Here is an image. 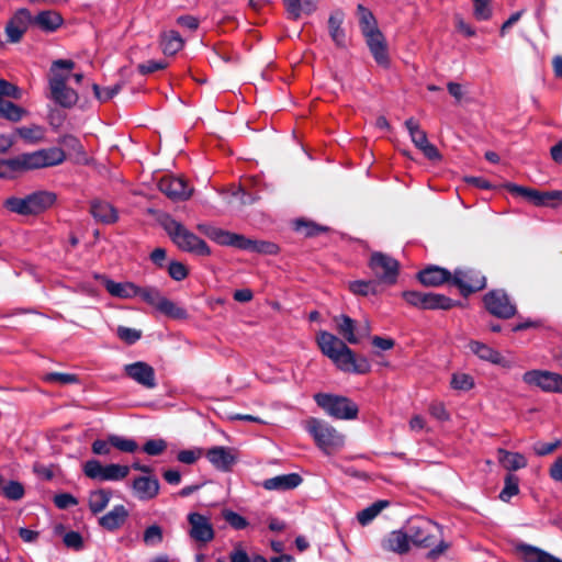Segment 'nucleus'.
<instances>
[{"mask_svg": "<svg viewBox=\"0 0 562 562\" xmlns=\"http://www.w3.org/2000/svg\"><path fill=\"white\" fill-rule=\"evenodd\" d=\"M316 342L324 356L344 372L364 374L371 369L366 358L357 359L347 344L334 334L321 330L316 336Z\"/></svg>", "mask_w": 562, "mask_h": 562, "instance_id": "f257e3e1", "label": "nucleus"}, {"mask_svg": "<svg viewBox=\"0 0 562 562\" xmlns=\"http://www.w3.org/2000/svg\"><path fill=\"white\" fill-rule=\"evenodd\" d=\"M199 231L204 233L212 240L224 246H234L239 249L250 250L258 254L273 255L278 251V246L266 240H256L244 237L235 233H231L217 227L199 225Z\"/></svg>", "mask_w": 562, "mask_h": 562, "instance_id": "f03ea898", "label": "nucleus"}, {"mask_svg": "<svg viewBox=\"0 0 562 562\" xmlns=\"http://www.w3.org/2000/svg\"><path fill=\"white\" fill-rule=\"evenodd\" d=\"M74 67L75 63L69 59H57L50 67L49 88L52 98L64 108H70L78 101L77 92L66 86Z\"/></svg>", "mask_w": 562, "mask_h": 562, "instance_id": "7ed1b4c3", "label": "nucleus"}, {"mask_svg": "<svg viewBox=\"0 0 562 562\" xmlns=\"http://www.w3.org/2000/svg\"><path fill=\"white\" fill-rule=\"evenodd\" d=\"M304 428L326 454L335 453L345 446V436L325 420L308 418Z\"/></svg>", "mask_w": 562, "mask_h": 562, "instance_id": "20e7f679", "label": "nucleus"}, {"mask_svg": "<svg viewBox=\"0 0 562 562\" xmlns=\"http://www.w3.org/2000/svg\"><path fill=\"white\" fill-rule=\"evenodd\" d=\"M164 226L169 237L181 250L192 252L198 256L210 255L211 250L206 243L186 228L181 223L173 218H168Z\"/></svg>", "mask_w": 562, "mask_h": 562, "instance_id": "39448f33", "label": "nucleus"}, {"mask_svg": "<svg viewBox=\"0 0 562 562\" xmlns=\"http://www.w3.org/2000/svg\"><path fill=\"white\" fill-rule=\"evenodd\" d=\"M56 200V195L47 191H38L26 195L25 198L11 196L4 201V206L13 213L20 215H34L44 212L50 207Z\"/></svg>", "mask_w": 562, "mask_h": 562, "instance_id": "423d86ee", "label": "nucleus"}, {"mask_svg": "<svg viewBox=\"0 0 562 562\" xmlns=\"http://www.w3.org/2000/svg\"><path fill=\"white\" fill-rule=\"evenodd\" d=\"M315 402L329 416L337 419H355L358 415V406L345 396L318 393L314 396Z\"/></svg>", "mask_w": 562, "mask_h": 562, "instance_id": "0eeeda50", "label": "nucleus"}, {"mask_svg": "<svg viewBox=\"0 0 562 562\" xmlns=\"http://www.w3.org/2000/svg\"><path fill=\"white\" fill-rule=\"evenodd\" d=\"M130 470L131 468L128 465H121L116 463L103 465L95 459L86 461L82 468L87 477L101 482L124 480L130 474Z\"/></svg>", "mask_w": 562, "mask_h": 562, "instance_id": "6e6552de", "label": "nucleus"}, {"mask_svg": "<svg viewBox=\"0 0 562 562\" xmlns=\"http://www.w3.org/2000/svg\"><path fill=\"white\" fill-rule=\"evenodd\" d=\"M65 159V151L58 147H50L23 154L25 171L57 166L64 162Z\"/></svg>", "mask_w": 562, "mask_h": 562, "instance_id": "1a4fd4ad", "label": "nucleus"}, {"mask_svg": "<svg viewBox=\"0 0 562 562\" xmlns=\"http://www.w3.org/2000/svg\"><path fill=\"white\" fill-rule=\"evenodd\" d=\"M522 381L546 393H562V375L552 371L529 370L522 374Z\"/></svg>", "mask_w": 562, "mask_h": 562, "instance_id": "9d476101", "label": "nucleus"}, {"mask_svg": "<svg viewBox=\"0 0 562 562\" xmlns=\"http://www.w3.org/2000/svg\"><path fill=\"white\" fill-rule=\"evenodd\" d=\"M439 526L431 520L418 518L408 526L411 541L418 547L429 548L435 543Z\"/></svg>", "mask_w": 562, "mask_h": 562, "instance_id": "9b49d317", "label": "nucleus"}, {"mask_svg": "<svg viewBox=\"0 0 562 562\" xmlns=\"http://www.w3.org/2000/svg\"><path fill=\"white\" fill-rule=\"evenodd\" d=\"M369 266L379 281L389 284L395 283L398 272V262L395 259L382 252H374Z\"/></svg>", "mask_w": 562, "mask_h": 562, "instance_id": "f8f14e48", "label": "nucleus"}, {"mask_svg": "<svg viewBox=\"0 0 562 562\" xmlns=\"http://www.w3.org/2000/svg\"><path fill=\"white\" fill-rule=\"evenodd\" d=\"M188 533L193 541L206 544L214 539L215 531L209 517L200 513H190L188 515Z\"/></svg>", "mask_w": 562, "mask_h": 562, "instance_id": "ddd939ff", "label": "nucleus"}, {"mask_svg": "<svg viewBox=\"0 0 562 562\" xmlns=\"http://www.w3.org/2000/svg\"><path fill=\"white\" fill-rule=\"evenodd\" d=\"M484 304L491 314L499 318H510L516 314V306L502 290L490 291L484 296Z\"/></svg>", "mask_w": 562, "mask_h": 562, "instance_id": "4468645a", "label": "nucleus"}, {"mask_svg": "<svg viewBox=\"0 0 562 562\" xmlns=\"http://www.w3.org/2000/svg\"><path fill=\"white\" fill-rule=\"evenodd\" d=\"M158 188L172 201H186L193 193V189L184 179L173 176L161 178L158 182Z\"/></svg>", "mask_w": 562, "mask_h": 562, "instance_id": "2eb2a0df", "label": "nucleus"}, {"mask_svg": "<svg viewBox=\"0 0 562 562\" xmlns=\"http://www.w3.org/2000/svg\"><path fill=\"white\" fill-rule=\"evenodd\" d=\"M452 282L463 294L482 290L486 284L485 277L475 270H456Z\"/></svg>", "mask_w": 562, "mask_h": 562, "instance_id": "dca6fc26", "label": "nucleus"}, {"mask_svg": "<svg viewBox=\"0 0 562 562\" xmlns=\"http://www.w3.org/2000/svg\"><path fill=\"white\" fill-rule=\"evenodd\" d=\"M124 372L133 381L146 389H154L157 385L154 368L144 361L126 364Z\"/></svg>", "mask_w": 562, "mask_h": 562, "instance_id": "f3484780", "label": "nucleus"}, {"mask_svg": "<svg viewBox=\"0 0 562 562\" xmlns=\"http://www.w3.org/2000/svg\"><path fill=\"white\" fill-rule=\"evenodd\" d=\"M32 24L31 13L25 10H19L5 25V35L8 42L18 43L26 32L29 25Z\"/></svg>", "mask_w": 562, "mask_h": 562, "instance_id": "a211bd4d", "label": "nucleus"}, {"mask_svg": "<svg viewBox=\"0 0 562 562\" xmlns=\"http://www.w3.org/2000/svg\"><path fill=\"white\" fill-rule=\"evenodd\" d=\"M132 490L139 501H150L159 494L160 484L156 476H137L133 480Z\"/></svg>", "mask_w": 562, "mask_h": 562, "instance_id": "6ab92c4d", "label": "nucleus"}, {"mask_svg": "<svg viewBox=\"0 0 562 562\" xmlns=\"http://www.w3.org/2000/svg\"><path fill=\"white\" fill-rule=\"evenodd\" d=\"M209 462L220 471H229L237 458L232 448L217 446L206 451Z\"/></svg>", "mask_w": 562, "mask_h": 562, "instance_id": "aec40b11", "label": "nucleus"}, {"mask_svg": "<svg viewBox=\"0 0 562 562\" xmlns=\"http://www.w3.org/2000/svg\"><path fill=\"white\" fill-rule=\"evenodd\" d=\"M411 542L408 533L403 530H393L381 540V548L384 551L402 555L409 551Z\"/></svg>", "mask_w": 562, "mask_h": 562, "instance_id": "412c9836", "label": "nucleus"}, {"mask_svg": "<svg viewBox=\"0 0 562 562\" xmlns=\"http://www.w3.org/2000/svg\"><path fill=\"white\" fill-rule=\"evenodd\" d=\"M515 551L524 562H562L553 554L528 543L519 542L515 546Z\"/></svg>", "mask_w": 562, "mask_h": 562, "instance_id": "4be33fe9", "label": "nucleus"}, {"mask_svg": "<svg viewBox=\"0 0 562 562\" xmlns=\"http://www.w3.org/2000/svg\"><path fill=\"white\" fill-rule=\"evenodd\" d=\"M367 44L370 48L371 54L373 55L375 61L381 66L389 65V55L386 43L383 34L380 30L372 31L370 33L364 34Z\"/></svg>", "mask_w": 562, "mask_h": 562, "instance_id": "5701e85b", "label": "nucleus"}, {"mask_svg": "<svg viewBox=\"0 0 562 562\" xmlns=\"http://www.w3.org/2000/svg\"><path fill=\"white\" fill-rule=\"evenodd\" d=\"M469 348L474 355H476L480 359L484 361H488L493 364H498L504 368H512L513 366L510 360L506 359L505 357L502 356L501 352L483 342L471 341L469 344Z\"/></svg>", "mask_w": 562, "mask_h": 562, "instance_id": "b1692460", "label": "nucleus"}, {"mask_svg": "<svg viewBox=\"0 0 562 562\" xmlns=\"http://www.w3.org/2000/svg\"><path fill=\"white\" fill-rule=\"evenodd\" d=\"M302 483V477L297 473L281 474L267 479L262 486L267 491H288L297 487Z\"/></svg>", "mask_w": 562, "mask_h": 562, "instance_id": "393cba45", "label": "nucleus"}, {"mask_svg": "<svg viewBox=\"0 0 562 562\" xmlns=\"http://www.w3.org/2000/svg\"><path fill=\"white\" fill-rule=\"evenodd\" d=\"M333 322L335 324V329L344 338L345 342L352 345L359 342L357 325L351 317L341 314L335 316Z\"/></svg>", "mask_w": 562, "mask_h": 562, "instance_id": "a878e982", "label": "nucleus"}, {"mask_svg": "<svg viewBox=\"0 0 562 562\" xmlns=\"http://www.w3.org/2000/svg\"><path fill=\"white\" fill-rule=\"evenodd\" d=\"M283 2L288 15L295 21L303 15L313 14L318 4V0H283Z\"/></svg>", "mask_w": 562, "mask_h": 562, "instance_id": "bb28decb", "label": "nucleus"}, {"mask_svg": "<svg viewBox=\"0 0 562 562\" xmlns=\"http://www.w3.org/2000/svg\"><path fill=\"white\" fill-rule=\"evenodd\" d=\"M128 510L124 505L114 506L109 513L99 518V525L109 530L113 531L119 529L127 519Z\"/></svg>", "mask_w": 562, "mask_h": 562, "instance_id": "cd10ccee", "label": "nucleus"}, {"mask_svg": "<svg viewBox=\"0 0 562 562\" xmlns=\"http://www.w3.org/2000/svg\"><path fill=\"white\" fill-rule=\"evenodd\" d=\"M451 273L438 266H430L418 273L419 281L427 286H438L451 279Z\"/></svg>", "mask_w": 562, "mask_h": 562, "instance_id": "c85d7f7f", "label": "nucleus"}, {"mask_svg": "<svg viewBox=\"0 0 562 562\" xmlns=\"http://www.w3.org/2000/svg\"><path fill=\"white\" fill-rule=\"evenodd\" d=\"M106 291L115 297L133 299L137 296V288L133 282H115L113 280L102 277Z\"/></svg>", "mask_w": 562, "mask_h": 562, "instance_id": "c756f323", "label": "nucleus"}, {"mask_svg": "<svg viewBox=\"0 0 562 562\" xmlns=\"http://www.w3.org/2000/svg\"><path fill=\"white\" fill-rule=\"evenodd\" d=\"M90 212L95 221L103 224H113L117 221V211L113 205L104 201H93Z\"/></svg>", "mask_w": 562, "mask_h": 562, "instance_id": "7c9ffc66", "label": "nucleus"}, {"mask_svg": "<svg viewBox=\"0 0 562 562\" xmlns=\"http://www.w3.org/2000/svg\"><path fill=\"white\" fill-rule=\"evenodd\" d=\"M497 460L507 471H517L527 467V459L519 452H510L505 449H497Z\"/></svg>", "mask_w": 562, "mask_h": 562, "instance_id": "2f4dec72", "label": "nucleus"}, {"mask_svg": "<svg viewBox=\"0 0 562 562\" xmlns=\"http://www.w3.org/2000/svg\"><path fill=\"white\" fill-rule=\"evenodd\" d=\"M345 20V14L341 11H335L328 19V30L331 40L337 46L346 45V33L341 27Z\"/></svg>", "mask_w": 562, "mask_h": 562, "instance_id": "473e14b6", "label": "nucleus"}, {"mask_svg": "<svg viewBox=\"0 0 562 562\" xmlns=\"http://www.w3.org/2000/svg\"><path fill=\"white\" fill-rule=\"evenodd\" d=\"M112 492L105 488L91 491L88 496V506L93 515L102 513L109 505Z\"/></svg>", "mask_w": 562, "mask_h": 562, "instance_id": "72a5a7b5", "label": "nucleus"}, {"mask_svg": "<svg viewBox=\"0 0 562 562\" xmlns=\"http://www.w3.org/2000/svg\"><path fill=\"white\" fill-rule=\"evenodd\" d=\"M32 23L43 31L53 32L61 25L63 19L60 14L55 11H43L32 20Z\"/></svg>", "mask_w": 562, "mask_h": 562, "instance_id": "f704fd0d", "label": "nucleus"}, {"mask_svg": "<svg viewBox=\"0 0 562 562\" xmlns=\"http://www.w3.org/2000/svg\"><path fill=\"white\" fill-rule=\"evenodd\" d=\"M184 41L176 31H166L160 36V45L164 54L175 55L182 49Z\"/></svg>", "mask_w": 562, "mask_h": 562, "instance_id": "c9c22d12", "label": "nucleus"}, {"mask_svg": "<svg viewBox=\"0 0 562 562\" xmlns=\"http://www.w3.org/2000/svg\"><path fill=\"white\" fill-rule=\"evenodd\" d=\"M15 134L19 135L25 143L34 145L44 139L45 128L43 126L32 124L29 126H21L15 128Z\"/></svg>", "mask_w": 562, "mask_h": 562, "instance_id": "e433bc0d", "label": "nucleus"}, {"mask_svg": "<svg viewBox=\"0 0 562 562\" xmlns=\"http://www.w3.org/2000/svg\"><path fill=\"white\" fill-rule=\"evenodd\" d=\"M157 312L172 319L188 318L187 310L183 308L182 306H179L177 303H175L173 301L169 300L166 296L162 297Z\"/></svg>", "mask_w": 562, "mask_h": 562, "instance_id": "4c0bfd02", "label": "nucleus"}, {"mask_svg": "<svg viewBox=\"0 0 562 562\" xmlns=\"http://www.w3.org/2000/svg\"><path fill=\"white\" fill-rule=\"evenodd\" d=\"M389 501H378L357 514V519L360 525L367 526L370 524L383 509L389 507Z\"/></svg>", "mask_w": 562, "mask_h": 562, "instance_id": "58836bf2", "label": "nucleus"}, {"mask_svg": "<svg viewBox=\"0 0 562 562\" xmlns=\"http://www.w3.org/2000/svg\"><path fill=\"white\" fill-rule=\"evenodd\" d=\"M405 126L409 133L412 142L418 149L429 142L426 132L420 128L419 124L413 117L405 121Z\"/></svg>", "mask_w": 562, "mask_h": 562, "instance_id": "ea45409f", "label": "nucleus"}, {"mask_svg": "<svg viewBox=\"0 0 562 562\" xmlns=\"http://www.w3.org/2000/svg\"><path fill=\"white\" fill-rule=\"evenodd\" d=\"M137 296L157 311L165 295L155 286H138Z\"/></svg>", "mask_w": 562, "mask_h": 562, "instance_id": "a19ab883", "label": "nucleus"}, {"mask_svg": "<svg viewBox=\"0 0 562 562\" xmlns=\"http://www.w3.org/2000/svg\"><path fill=\"white\" fill-rule=\"evenodd\" d=\"M453 306L451 299L436 293H425L424 308L425 310H449Z\"/></svg>", "mask_w": 562, "mask_h": 562, "instance_id": "79ce46f5", "label": "nucleus"}, {"mask_svg": "<svg viewBox=\"0 0 562 562\" xmlns=\"http://www.w3.org/2000/svg\"><path fill=\"white\" fill-rule=\"evenodd\" d=\"M23 113L24 111L20 106L4 100V97L0 98V117L18 122L22 119Z\"/></svg>", "mask_w": 562, "mask_h": 562, "instance_id": "37998d69", "label": "nucleus"}, {"mask_svg": "<svg viewBox=\"0 0 562 562\" xmlns=\"http://www.w3.org/2000/svg\"><path fill=\"white\" fill-rule=\"evenodd\" d=\"M357 10L360 29L363 35L378 30L376 21L373 14L367 8H364L362 4H359Z\"/></svg>", "mask_w": 562, "mask_h": 562, "instance_id": "c03bdc74", "label": "nucleus"}, {"mask_svg": "<svg viewBox=\"0 0 562 562\" xmlns=\"http://www.w3.org/2000/svg\"><path fill=\"white\" fill-rule=\"evenodd\" d=\"M519 493V479L517 475L507 474L504 480V487L499 493V498L503 502H509L513 496Z\"/></svg>", "mask_w": 562, "mask_h": 562, "instance_id": "a18cd8bd", "label": "nucleus"}, {"mask_svg": "<svg viewBox=\"0 0 562 562\" xmlns=\"http://www.w3.org/2000/svg\"><path fill=\"white\" fill-rule=\"evenodd\" d=\"M348 288L350 292L353 293L355 295L367 296L376 293V282L372 280L351 281L349 282Z\"/></svg>", "mask_w": 562, "mask_h": 562, "instance_id": "49530a36", "label": "nucleus"}, {"mask_svg": "<svg viewBox=\"0 0 562 562\" xmlns=\"http://www.w3.org/2000/svg\"><path fill=\"white\" fill-rule=\"evenodd\" d=\"M122 87H123V83L119 82L112 87H106V88L102 89L98 85L94 83L92 86V89H93L95 98L100 102H106V101L111 100L113 97H115L121 91Z\"/></svg>", "mask_w": 562, "mask_h": 562, "instance_id": "de8ad7c7", "label": "nucleus"}, {"mask_svg": "<svg viewBox=\"0 0 562 562\" xmlns=\"http://www.w3.org/2000/svg\"><path fill=\"white\" fill-rule=\"evenodd\" d=\"M473 15L479 21H486L492 16V0H472Z\"/></svg>", "mask_w": 562, "mask_h": 562, "instance_id": "09e8293b", "label": "nucleus"}, {"mask_svg": "<svg viewBox=\"0 0 562 562\" xmlns=\"http://www.w3.org/2000/svg\"><path fill=\"white\" fill-rule=\"evenodd\" d=\"M450 384L454 390L469 391L474 386V381L473 378L467 373H454Z\"/></svg>", "mask_w": 562, "mask_h": 562, "instance_id": "8fccbe9b", "label": "nucleus"}, {"mask_svg": "<svg viewBox=\"0 0 562 562\" xmlns=\"http://www.w3.org/2000/svg\"><path fill=\"white\" fill-rule=\"evenodd\" d=\"M110 443L114 448L119 449L120 451L130 452V453L136 451V449L138 447L135 440L127 439V438L116 436V435L110 436Z\"/></svg>", "mask_w": 562, "mask_h": 562, "instance_id": "3c124183", "label": "nucleus"}, {"mask_svg": "<svg viewBox=\"0 0 562 562\" xmlns=\"http://www.w3.org/2000/svg\"><path fill=\"white\" fill-rule=\"evenodd\" d=\"M43 380L48 383H58L61 385L72 384L78 381L77 375L71 373L50 372L43 376Z\"/></svg>", "mask_w": 562, "mask_h": 562, "instance_id": "603ef678", "label": "nucleus"}, {"mask_svg": "<svg viewBox=\"0 0 562 562\" xmlns=\"http://www.w3.org/2000/svg\"><path fill=\"white\" fill-rule=\"evenodd\" d=\"M3 495L11 501H19L24 496V487L18 481H10L2 487Z\"/></svg>", "mask_w": 562, "mask_h": 562, "instance_id": "864d4df0", "label": "nucleus"}, {"mask_svg": "<svg viewBox=\"0 0 562 562\" xmlns=\"http://www.w3.org/2000/svg\"><path fill=\"white\" fill-rule=\"evenodd\" d=\"M143 540L145 544L154 547L162 541V529L158 525L149 526L145 532Z\"/></svg>", "mask_w": 562, "mask_h": 562, "instance_id": "5fc2aeb1", "label": "nucleus"}, {"mask_svg": "<svg viewBox=\"0 0 562 562\" xmlns=\"http://www.w3.org/2000/svg\"><path fill=\"white\" fill-rule=\"evenodd\" d=\"M203 454V450L201 448L181 450L177 454V460L184 464H193L195 463Z\"/></svg>", "mask_w": 562, "mask_h": 562, "instance_id": "6e6d98bb", "label": "nucleus"}, {"mask_svg": "<svg viewBox=\"0 0 562 562\" xmlns=\"http://www.w3.org/2000/svg\"><path fill=\"white\" fill-rule=\"evenodd\" d=\"M167 448V442L164 439H150L146 441L143 447L144 452L149 456H159Z\"/></svg>", "mask_w": 562, "mask_h": 562, "instance_id": "4d7b16f0", "label": "nucleus"}, {"mask_svg": "<svg viewBox=\"0 0 562 562\" xmlns=\"http://www.w3.org/2000/svg\"><path fill=\"white\" fill-rule=\"evenodd\" d=\"M223 517L233 528L237 530L244 529L248 526L247 520L233 510H225L223 513Z\"/></svg>", "mask_w": 562, "mask_h": 562, "instance_id": "13d9d810", "label": "nucleus"}, {"mask_svg": "<svg viewBox=\"0 0 562 562\" xmlns=\"http://www.w3.org/2000/svg\"><path fill=\"white\" fill-rule=\"evenodd\" d=\"M63 541L65 546L69 549L81 550L83 547V540L79 532L77 531H68L65 533Z\"/></svg>", "mask_w": 562, "mask_h": 562, "instance_id": "bf43d9fd", "label": "nucleus"}, {"mask_svg": "<svg viewBox=\"0 0 562 562\" xmlns=\"http://www.w3.org/2000/svg\"><path fill=\"white\" fill-rule=\"evenodd\" d=\"M117 336L123 341L132 345V344L136 342L140 338L142 333L139 330H137V329H134V328H128V327L120 326L117 328Z\"/></svg>", "mask_w": 562, "mask_h": 562, "instance_id": "052dcab7", "label": "nucleus"}, {"mask_svg": "<svg viewBox=\"0 0 562 562\" xmlns=\"http://www.w3.org/2000/svg\"><path fill=\"white\" fill-rule=\"evenodd\" d=\"M168 273L173 280L181 281L187 278L188 269L179 261H171L168 267Z\"/></svg>", "mask_w": 562, "mask_h": 562, "instance_id": "680f3d73", "label": "nucleus"}, {"mask_svg": "<svg viewBox=\"0 0 562 562\" xmlns=\"http://www.w3.org/2000/svg\"><path fill=\"white\" fill-rule=\"evenodd\" d=\"M167 67V63L162 60H148L137 66L138 71L142 75H148L157 70H162Z\"/></svg>", "mask_w": 562, "mask_h": 562, "instance_id": "e2e57ef3", "label": "nucleus"}, {"mask_svg": "<svg viewBox=\"0 0 562 562\" xmlns=\"http://www.w3.org/2000/svg\"><path fill=\"white\" fill-rule=\"evenodd\" d=\"M505 188L514 193V194H518V195H521L524 196L525 199H527L529 202L532 203L533 201V195H535V192L536 190L535 189H530V188H526V187H522V186H518V184H515V183H507L505 186Z\"/></svg>", "mask_w": 562, "mask_h": 562, "instance_id": "0e129e2a", "label": "nucleus"}, {"mask_svg": "<svg viewBox=\"0 0 562 562\" xmlns=\"http://www.w3.org/2000/svg\"><path fill=\"white\" fill-rule=\"evenodd\" d=\"M55 505L60 509H66L70 506H76L78 501L75 496L68 493L57 494L54 497Z\"/></svg>", "mask_w": 562, "mask_h": 562, "instance_id": "69168bd1", "label": "nucleus"}, {"mask_svg": "<svg viewBox=\"0 0 562 562\" xmlns=\"http://www.w3.org/2000/svg\"><path fill=\"white\" fill-rule=\"evenodd\" d=\"M403 297L408 304L424 308L425 293L417 291H406L403 293Z\"/></svg>", "mask_w": 562, "mask_h": 562, "instance_id": "338daca9", "label": "nucleus"}, {"mask_svg": "<svg viewBox=\"0 0 562 562\" xmlns=\"http://www.w3.org/2000/svg\"><path fill=\"white\" fill-rule=\"evenodd\" d=\"M550 477L555 482H562V456L557 458L549 469Z\"/></svg>", "mask_w": 562, "mask_h": 562, "instance_id": "774afa93", "label": "nucleus"}]
</instances>
